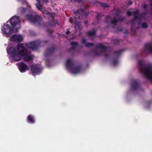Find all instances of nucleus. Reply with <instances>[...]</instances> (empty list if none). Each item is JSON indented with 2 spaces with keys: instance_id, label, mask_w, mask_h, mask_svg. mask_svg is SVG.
Listing matches in <instances>:
<instances>
[{
  "instance_id": "nucleus-1",
  "label": "nucleus",
  "mask_w": 152,
  "mask_h": 152,
  "mask_svg": "<svg viewBox=\"0 0 152 152\" xmlns=\"http://www.w3.org/2000/svg\"><path fill=\"white\" fill-rule=\"evenodd\" d=\"M12 27L7 23L4 24L1 28L3 34L7 37H10L11 34L14 31V27L20 24V22L18 17L15 16L12 17L9 20Z\"/></svg>"
},
{
  "instance_id": "nucleus-2",
  "label": "nucleus",
  "mask_w": 152,
  "mask_h": 152,
  "mask_svg": "<svg viewBox=\"0 0 152 152\" xmlns=\"http://www.w3.org/2000/svg\"><path fill=\"white\" fill-rule=\"evenodd\" d=\"M138 65L140 72L143 73L144 76L152 82V65L145 67L144 65L143 61L142 60L139 61Z\"/></svg>"
},
{
  "instance_id": "nucleus-3",
  "label": "nucleus",
  "mask_w": 152,
  "mask_h": 152,
  "mask_svg": "<svg viewBox=\"0 0 152 152\" xmlns=\"http://www.w3.org/2000/svg\"><path fill=\"white\" fill-rule=\"evenodd\" d=\"M65 65L67 69L68 70L71 69V72L73 74L79 73L81 70V66L80 65L74 67L75 63L71 59H68L67 60Z\"/></svg>"
},
{
  "instance_id": "nucleus-4",
  "label": "nucleus",
  "mask_w": 152,
  "mask_h": 152,
  "mask_svg": "<svg viewBox=\"0 0 152 152\" xmlns=\"http://www.w3.org/2000/svg\"><path fill=\"white\" fill-rule=\"evenodd\" d=\"M74 13L76 16L78 15L77 17H74V20H75L74 23L75 25V28L76 29L77 27L78 28H79L80 25V23L79 22L77 21L76 19L78 18L80 20L82 19L83 18H86L87 15L85 10H84L82 9V8L79 9L77 11L75 12Z\"/></svg>"
},
{
  "instance_id": "nucleus-5",
  "label": "nucleus",
  "mask_w": 152,
  "mask_h": 152,
  "mask_svg": "<svg viewBox=\"0 0 152 152\" xmlns=\"http://www.w3.org/2000/svg\"><path fill=\"white\" fill-rule=\"evenodd\" d=\"M7 50L8 54L10 55L11 56L15 61H18L20 60L19 54L17 53V50L15 48L13 47H10L9 48L7 47Z\"/></svg>"
},
{
  "instance_id": "nucleus-6",
  "label": "nucleus",
  "mask_w": 152,
  "mask_h": 152,
  "mask_svg": "<svg viewBox=\"0 0 152 152\" xmlns=\"http://www.w3.org/2000/svg\"><path fill=\"white\" fill-rule=\"evenodd\" d=\"M17 50L18 53H17L19 54L20 60L22 58V56H26L28 55V52L27 49L24 46L23 44L19 43L16 45Z\"/></svg>"
},
{
  "instance_id": "nucleus-7",
  "label": "nucleus",
  "mask_w": 152,
  "mask_h": 152,
  "mask_svg": "<svg viewBox=\"0 0 152 152\" xmlns=\"http://www.w3.org/2000/svg\"><path fill=\"white\" fill-rule=\"evenodd\" d=\"M42 42L46 43L48 42V41H45L42 42L39 40H37L32 42L27 43L25 44V45L28 48H30L32 50H36L38 48L40 47L41 44Z\"/></svg>"
},
{
  "instance_id": "nucleus-8",
  "label": "nucleus",
  "mask_w": 152,
  "mask_h": 152,
  "mask_svg": "<svg viewBox=\"0 0 152 152\" xmlns=\"http://www.w3.org/2000/svg\"><path fill=\"white\" fill-rule=\"evenodd\" d=\"M95 48L97 49H101L102 51H99L97 50H95L91 51V52L93 53L94 55L95 56H99L102 55V52L104 53L105 52L108 47L104 46L102 43H99L96 45Z\"/></svg>"
},
{
  "instance_id": "nucleus-9",
  "label": "nucleus",
  "mask_w": 152,
  "mask_h": 152,
  "mask_svg": "<svg viewBox=\"0 0 152 152\" xmlns=\"http://www.w3.org/2000/svg\"><path fill=\"white\" fill-rule=\"evenodd\" d=\"M26 18L33 24L40 23L41 19V18L39 15L31 14L27 15Z\"/></svg>"
},
{
  "instance_id": "nucleus-10",
  "label": "nucleus",
  "mask_w": 152,
  "mask_h": 152,
  "mask_svg": "<svg viewBox=\"0 0 152 152\" xmlns=\"http://www.w3.org/2000/svg\"><path fill=\"white\" fill-rule=\"evenodd\" d=\"M56 47L55 46L47 48L45 50V55L46 57L51 56L56 50Z\"/></svg>"
},
{
  "instance_id": "nucleus-11",
  "label": "nucleus",
  "mask_w": 152,
  "mask_h": 152,
  "mask_svg": "<svg viewBox=\"0 0 152 152\" xmlns=\"http://www.w3.org/2000/svg\"><path fill=\"white\" fill-rule=\"evenodd\" d=\"M124 51V50H119L114 52V55L115 56L116 58L112 61V63L113 65L115 66L118 64V58L120 56L121 53Z\"/></svg>"
},
{
  "instance_id": "nucleus-12",
  "label": "nucleus",
  "mask_w": 152,
  "mask_h": 152,
  "mask_svg": "<svg viewBox=\"0 0 152 152\" xmlns=\"http://www.w3.org/2000/svg\"><path fill=\"white\" fill-rule=\"evenodd\" d=\"M18 66L20 72L23 73L26 70H28L29 68L27 65L23 62H20L18 64Z\"/></svg>"
},
{
  "instance_id": "nucleus-13",
  "label": "nucleus",
  "mask_w": 152,
  "mask_h": 152,
  "mask_svg": "<svg viewBox=\"0 0 152 152\" xmlns=\"http://www.w3.org/2000/svg\"><path fill=\"white\" fill-rule=\"evenodd\" d=\"M31 72L34 76L39 73L41 71L40 68L35 65H33L31 67Z\"/></svg>"
},
{
  "instance_id": "nucleus-14",
  "label": "nucleus",
  "mask_w": 152,
  "mask_h": 152,
  "mask_svg": "<svg viewBox=\"0 0 152 152\" xmlns=\"http://www.w3.org/2000/svg\"><path fill=\"white\" fill-rule=\"evenodd\" d=\"M10 40L12 41H15L17 42H20L23 40L22 37L20 35L15 34L13 35L10 38Z\"/></svg>"
},
{
  "instance_id": "nucleus-15",
  "label": "nucleus",
  "mask_w": 152,
  "mask_h": 152,
  "mask_svg": "<svg viewBox=\"0 0 152 152\" xmlns=\"http://www.w3.org/2000/svg\"><path fill=\"white\" fill-rule=\"evenodd\" d=\"M145 51L152 53V46L150 44H147L145 45L142 50L143 53H145Z\"/></svg>"
},
{
  "instance_id": "nucleus-16",
  "label": "nucleus",
  "mask_w": 152,
  "mask_h": 152,
  "mask_svg": "<svg viewBox=\"0 0 152 152\" xmlns=\"http://www.w3.org/2000/svg\"><path fill=\"white\" fill-rule=\"evenodd\" d=\"M131 87L132 89L136 90L139 87V83L136 80H133L131 84Z\"/></svg>"
},
{
  "instance_id": "nucleus-17",
  "label": "nucleus",
  "mask_w": 152,
  "mask_h": 152,
  "mask_svg": "<svg viewBox=\"0 0 152 152\" xmlns=\"http://www.w3.org/2000/svg\"><path fill=\"white\" fill-rule=\"evenodd\" d=\"M27 121L28 123L34 124L35 123V118L34 115H30L27 116Z\"/></svg>"
},
{
  "instance_id": "nucleus-18",
  "label": "nucleus",
  "mask_w": 152,
  "mask_h": 152,
  "mask_svg": "<svg viewBox=\"0 0 152 152\" xmlns=\"http://www.w3.org/2000/svg\"><path fill=\"white\" fill-rule=\"evenodd\" d=\"M96 30L93 29L92 30L87 32V34L89 37H92L95 36L96 34Z\"/></svg>"
},
{
  "instance_id": "nucleus-19",
  "label": "nucleus",
  "mask_w": 152,
  "mask_h": 152,
  "mask_svg": "<svg viewBox=\"0 0 152 152\" xmlns=\"http://www.w3.org/2000/svg\"><path fill=\"white\" fill-rule=\"evenodd\" d=\"M33 55H30V56H26L24 58V60L25 61H31L33 60L34 58Z\"/></svg>"
},
{
  "instance_id": "nucleus-20",
  "label": "nucleus",
  "mask_w": 152,
  "mask_h": 152,
  "mask_svg": "<svg viewBox=\"0 0 152 152\" xmlns=\"http://www.w3.org/2000/svg\"><path fill=\"white\" fill-rule=\"evenodd\" d=\"M136 20H134V19L133 20H130V23L131 24V31H133L134 32H135V31L134 29V26L135 24V21Z\"/></svg>"
},
{
  "instance_id": "nucleus-21",
  "label": "nucleus",
  "mask_w": 152,
  "mask_h": 152,
  "mask_svg": "<svg viewBox=\"0 0 152 152\" xmlns=\"http://www.w3.org/2000/svg\"><path fill=\"white\" fill-rule=\"evenodd\" d=\"M37 3L36 4V6L37 8L40 11L42 10V6L40 3V0H37Z\"/></svg>"
},
{
  "instance_id": "nucleus-22",
  "label": "nucleus",
  "mask_w": 152,
  "mask_h": 152,
  "mask_svg": "<svg viewBox=\"0 0 152 152\" xmlns=\"http://www.w3.org/2000/svg\"><path fill=\"white\" fill-rule=\"evenodd\" d=\"M118 22V20L116 19L115 17H114L113 18V20H111L110 21V24H111L114 25H115Z\"/></svg>"
},
{
  "instance_id": "nucleus-23",
  "label": "nucleus",
  "mask_w": 152,
  "mask_h": 152,
  "mask_svg": "<svg viewBox=\"0 0 152 152\" xmlns=\"http://www.w3.org/2000/svg\"><path fill=\"white\" fill-rule=\"evenodd\" d=\"M133 14L134 20H136V19H137V17L139 15V11L137 10L134 12Z\"/></svg>"
},
{
  "instance_id": "nucleus-24",
  "label": "nucleus",
  "mask_w": 152,
  "mask_h": 152,
  "mask_svg": "<svg viewBox=\"0 0 152 152\" xmlns=\"http://www.w3.org/2000/svg\"><path fill=\"white\" fill-rule=\"evenodd\" d=\"M27 10V8H24L23 7H21L18 9V10L21 14H23L25 13L26 10Z\"/></svg>"
},
{
  "instance_id": "nucleus-25",
  "label": "nucleus",
  "mask_w": 152,
  "mask_h": 152,
  "mask_svg": "<svg viewBox=\"0 0 152 152\" xmlns=\"http://www.w3.org/2000/svg\"><path fill=\"white\" fill-rule=\"evenodd\" d=\"M112 18L110 16L107 15L106 16L105 20V22L107 23H110V21L111 20Z\"/></svg>"
},
{
  "instance_id": "nucleus-26",
  "label": "nucleus",
  "mask_w": 152,
  "mask_h": 152,
  "mask_svg": "<svg viewBox=\"0 0 152 152\" xmlns=\"http://www.w3.org/2000/svg\"><path fill=\"white\" fill-rule=\"evenodd\" d=\"M99 4L103 7L105 8L106 7H108L109 6L107 4L104 2H99Z\"/></svg>"
},
{
  "instance_id": "nucleus-27",
  "label": "nucleus",
  "mask_w": 152,
  "mask_h": 152,
  "mask_svg": "<svg viewBox=\"0 0 152 152\" xmlns=\"http://www.w3.org/2000/svg\"><path fill=\"white\" fill-rule=\"evenodd\" d=\"M125 18H126L125 17L120 16L118 20V22H122L124 20Z\"/></svg>"
},
{
  "instance_id": "nucleus-28",
  "label": "nucleus",
  "mask_w": 152,
  "mask_h": 152,
  "mask_svg": "<svg viewBox=\"0 0 152 152\" xmlns=\"http://www.w3.org/2000/svg\"><path fill=\"white\" fill-rule=\"evenodd\" d=\"M148 27V25L147 23L145 22L143 23L141 25V27L142 28H146Z\"/></svg>"
},
{
  "instance_id": "nucleus-29",
  "label": "nucleus",
  "mask_w": 152,
  "mask_h": 152,
  "mask_svg": "<svg viewBox=\"0 0 152 152\" xmlns=\"http://www.w3.org/2000/svg\"><path fill=\"white\" fill-rule=\"evenodd\" d=\"M101 17L102 15L100 13L97 14L96 15V19L97 20L98 22L99 21L100 19H101Z\"/></svg>"
},
{
  "instance_id": "nucleus-30",
  "label": "nucleus",
  "mask_w": 152,
  "mask_h": 152,
  "mask_svg": "<svg viewBox=\"0 0 152 152\" xmlns=\"http://www.w3.org/2000/svg\"><path fill=\"white\" fill-rule=\"evenodd\" d=\"M94 45L93 43L87 42L85 44V46L87 47H89L91 46H93Z\"/></svg>"
},
{
  "instance_id": "nucleus-31",
  "label": "nucleus",
  "mask_w": 152,
  "mask_h": 152,
  "mask_svg": "<svg viewBox=\"0 0 152 152\" xmlns=\"http://www.w3.org/2000/svg\"><path fill=\"white\" fill-rule=\"evenodd\" d=\"M123 30V28L121 26L118 27L116 28V32L121 31Z\"/></svg>"
},
{
  "instance_id": "nucleus-32",
  "label": "nucleus",
  "mask_w": 152,
  "mask_h": 152,
  "mask_svg": "<svg viewBox=\"0 0 152 152\" xmlns=\"http://www.w3.org/2000/svg\"><path fill=\"white\" fill-rule=\"evenodd\" d=\"M71 45L73 46H76L78 45V43L77 42H71Z\"/></svg>"
},
{
  "instance_id": "nucleus-33",
  "label": "nucleus",
  "mask_w": 152,
  "mask_h": 152,
  "mask_svg": "<svg viewBox=\"0 0 152 152\" xmlns=\"http://www.w3.org/2000/svg\"><path fill=\"white\" fill-rule=\"evenodd\" d=\"M120 41L119 40L117 39H115L113 40V43L115 44H118Z\"/></svg>"
},
{
  "instance_id": "nucleus-34",
  "label": "nucleus",
  "mask_w": 152,
  "mask_h": 152,
  "mask_svg": "<svg viewBox=\"0 0 152 152\" xmlns=\"http://www.w3.org/2000/svg\"><path fill=\"white\" fill-rule=\"evenodd\" d=\"M82 42L83 44H86V39H85V38H83L82 39Z\"/></svg>"
},
{
  "instance_id": "nucleus-35",
  "label": "nucleus",
  "mask_w": 152,
  "mask_h": 152,
  "mask_svg": "<svg viewBox=\"0 0 152 152\" xmlns=\"http://www.w3.org/2000/svg\"><path fill=\"white\" fill-rule=\"evenodd\" d=\"M132 14V12L129 11H128L127 12V14L128 16H130Z\"/></svg>"
},
{
  "instance_id": "nucleus-36",
  "label": "nucleus",
  "mask_w": 152,
  "mask_h": 152,
  "mask_svg": "<svg viewBox=\"0 0 152 152\" xmlns=\"http://www.w3.org/2000/svg\"><path fill=\"white\" fill-rule=\"evenodd\" d=\"M142 7L145 10H146L147 9V5L146 4H145L142 5Z\"/></svg>"
},
{
  "instance_id": "nucleus-37",
  "label": "nucleus",
  "mask_w": 152,
  "mask_h": 152,
  "mask_svg": "<svg viewBox=\"0 0 152 152\" xmlns=\"http://www.w3.org/2000/svg\"><path fill=\"white\" fill-rule=\"evenodd\" d=\"M142 16L141 15H139L137 17V19H138L140 20H141Z\"/></svg>"
},
{
  "instance_id": "nucleus-38",
  "label": "nucleus",
  "mask_w": 152,
  "mask_h": 152,
  "mask_svg": "<svg viewBox=\"0 0 152 152\" xmlns=\"http://www.w3.org/2000/svg\"><path fill=\"white\" fill-rule=\"evenodd\" d=\"M47 31L50 34H51L53 32V31L52 30L48 29Z\"/></svg>"
},
{
  "instance_id": "nucleus-39",
  "label": "nucleus",
  "mask_w": 152,
  "mask_h": 152,
  "mask_svg": "<svg viewBox=\"0 0 152 152\" xmlns=\"http://www.w3.org/2000/svg\"><path fill=\"white\" fill-rule=\"evenodd\" d=\"M104 56L106 58H108L109 56V55L108 54H105Z\"/></svg>"
},
{
  "instance_id": "nucleus-40",
  "label": "nucleus",
  "mask_w": 152,
  "mask_h": 152,
  "mask_svg": "<svg viewBox=\"0 0 152 152\" xmlns=\"http://www.w3.org/2000/svg\"><path fill=\"white\" fill-rule=\"evenodd\" d=\"M43 2L46 4L49 2V0H42Z\"/></svg>"
},
{
  "instance_id": "nucleus-41",
  "label": "nucleus",
  "mask_w": 152,
  "mask_h": 152,
  "mask_svg": "<svg viewBox=\"0 0 152 152\" xmlns=\"http://www.w3.org/2000/svg\"><path fill=\"white\" fill-rule=\"evenodd\" d=\"M119 12H118V10H117V12L115 13V14L116 15H119Z\"/></svg>"
},
{
  "instance_id": "nucleus-42",
  "label": "nucleus",
  "mask_w": 152,
  "mask_h": 152,
  "mask_svg": "<svg viewBox=\"0 0 152 152\" xmlns=\"http://www.w3.org/2000/svg\"><path fill=\"white\" fill-rule=\"evenodd\" d=\"M70 31L68 30L66 32V34H70Z\"/></svg>"
},
{
  "instance_id": "nucleus-43",
  "label": "nucleus",
  "mask_w": 152,
  "mask_h": 152,
  "mask_svg": "<svg viewBox=\"0 0 152 152\" xmlns=\"http://www.w3.org/2000/svg\"><path fill=\"white\" fill-rule=\"evenodd\" d=\"M84 24H85V25H86V24H87V23H88V22H87V21H84Z\"/></svg>"
},
{
  "instance_id": "nucleus-44",
  "label": "nucleus",
  "mask_w": 152,
  "mask_h": 152,
  "mask_svg": "<svg viewBox=\"0 0 152 152\" xmlns=\"http://www.w3.org/2000/svg\"><path fill=\"white\" fill-rule=\"evenodd\" d=\"M132 3V2L130 1H129V4H131Z\"/></svg>"
},
{
  "instance_id": "nucleus-45",
  "label": "nucleus",
  "mask_w": 152,
  "mask_h": 152,
  "mask_svg": "<svg viewBox=\"0 0 152 152\" xmlns=\"http://www.w3.org/2000/svg\"><path fill=\"white\" fill-rule=\"evenodd\" d=\"M71 49H72V50H75V47H72L71 48Z\"/></svg>"
},
{
  "instance_id": "nucleus-46",
  "label": "nucleus",
  "mask_w": 152,
  "mask_h": 152,
  "mask_svg": "<svg viewBox=\"0 0 152 152\" xmlns=\"http://www.w3.org/2000/svg\"><path fill=\"white\" fill-rule=\"evenodd\" d=\"M25 3H26V4H27L28 7H29L28 4V3H27V2H26V1H25Z\"/></svg>"
},
{
  "instance_id": "nucleus-47",
  "label": "nucleus",
  "mask_w": 152,
  "mask_h": 152,
  "mask_svg": "<svg viewBox=\"0 0 152 152\" xmlns=\"http://www.w3.org/2000/svg\"><path fill=\"white\" fill-rule=\"evenodd\" d=\"M51 14V17H54V16H53V15H51V14Z\"/></svg>"
},
{
  "instance_id": "nucleus-48",
  "label": "nucleus",
  "mask_w": 152,
  "mask_h": 152,
  "mask_svg": "<svg viewBox=\"0 0 152 152\" xmlns=\"http://www.w3.org/2000/svg\"><path fill=\"white\" fill-rule=\"evenodd\" d=\"M150 6H151V7H152V4H151Z\"/></svg>"
},
{
  "instance_id": "nucleus-49",
  "label": "nucleus",
  "mask_w": 152,
  "mask_h": 152,
  "mask_svg": "<svg viewBox=\"0 0 152 152\" xmlns=\"http://www.w3.org/2000/svg\"><path fill=\"white\" fill-rule=\"evenodd\" d=\"M114 26H113V28H114Z\"/></svg>"
},
{
  "instance_id": "nucleus-50",
  "label": "nucleus",
  "mask_w": 152,
  "mask_h": 152,
  "mask_svg": "<svg viewBox=\"0 0 152 152\" xmlns=\"http://www.w3.org/2000/svg\"><path fill=\"white\" fill-rule=\"evenodd\" d=\"M151 2H152V0H151Z\"/></svg>"
},
{
  "instance_id": "nucleus-51",
  "label": "nucleus",
  "mask_w": 152,
  "mask_h": 152,
  "mask_svg": "<svg viewBox=\"0 0 152 152\" xmlns=\"http://www.w3.org/2000/svg\"><path fill=\"white\" fill-rule=\"evenodd\" d=\"M69 21H70V22H71V21H70V20H69Z\"/></svg>"
}]
</instances>
